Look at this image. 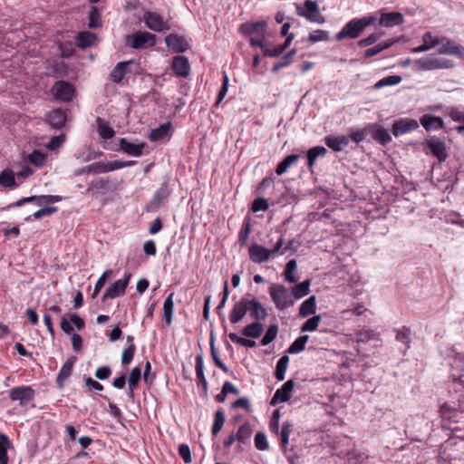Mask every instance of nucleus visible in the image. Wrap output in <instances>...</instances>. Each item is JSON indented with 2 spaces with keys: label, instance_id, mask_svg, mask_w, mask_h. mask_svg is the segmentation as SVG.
<instances>
[{
  "label": "nucleus",
  "instance_id": "nucleus-42",
  "mask_svg": "<svg viewBox=\"0 0 464 464\" xmlns=\"http://www.w3.org/2000/svg\"><path fill=\"white\" fill-rule=\"evenodd\" d=\"M310 288V281L305 280L295 285L291 290V295L295 299H300L308 295Z\"/></svg>",
  "mask_w": 464,
  "mask_h": 464
},
{
  "label": "nucleus",
  "instance_id": "nucleus-7",
  "mask_svg": "<svg viewBox=\"0 0 464 464\" xmlns=\"http://www.w3.org/2000/svg\"><path fill=\"white\" fill-rule=\"evenodd\" d=\"M362 32L363 30L358 21V18H353L345 24V25L336 34L335 38L337 41H343L346 38L355 39L358 38Z\"/></svg>",
  "mask_w": 464,
  "mask_h": 464
},
{
  "label": "nucleus",
  "instance_id": "nucleus-64",
  "mask_svg": "<svg viewBox=\"0 0 464 464\" xmlns=\"http://www.w3.org/2000/svg\"><path fill=\"white\" fill-rule=\"evenodd\" d=\"M100 25V14L97 7L92 6L89 14V26L91 28H97Z\"/></svg>",
  "mask_w": 464,
  "mask_h": 464
},
{
  "label": "nucleus",
  "instance_id": "nucleus-24",
  "mask_svg": "<svg viewBox=\"0 0 464 464\" xmlns=\"http://www.w3.org/2000/svg\"><path fill=\"white\" fill-rule=\"evenodd\" d=\"M248 304L249 309H247V312H249L250 316L256 320V322L263 321L266 318L267 311L260 302L256 299H251Z\"/></svg>",
  "mask_w": 464,
  "mask_h": 464
},
{
  "label": "nucleus",
  "instance_id": "nucleus-20",
  "mask_svg": "<svg viewBox=\"0 0 464 464\" xmlns=\"http://www.w3.org/2000/svg\"><path fill=\"white\" fill-rule=\"evenodd\" d=\"M370 136L381 145H387L392 141L388 130L377 124H371Z\"/></svg>",
  "mask_w": 464,
  "mask_h": 464
},
{
  "label": "nucleus",
  "instance_id": "nucleus-13",
  "mask_svg": "<svg viewBox=\"0 0 464 464\" xmlns=\"http://www.w3.org/2000/svg\"><path fill=\"white\" fill-rule=\"evenodd\" d=\"M62 199H63V198L58 195L32 196V197L24 198L16 201L15 203L10 205L9 208H11V207L18 208V207H22L25 203L34 202V201L37 203V205L41 206L44 204H51V203L60 202Z\"/></svg>",
  "mask_w": 464,
  "mask_h": 464
},
{
  "label": "nucleus",
  "instance_id": "nucleus-63",
  "mask_svg": "<svg viewBox=\"0 0 464 464\" xmlns=\"http://www.w3.org/2000/svg\"><path fill=\"white\" fill-rule=\"evenodd\" d=\"M124 168L122 160L103 161V172H111Z\"/></svg>",
  "mask_w": 464,
  "mask_h": 464
},
{
  "label": "nucleus",
  "instance_id": "nucleus-22",
  "mask_svg": "<svg viewBox=\"0 0 464 464\" xmlns=\"http://www.w3.org/2000/svg\"><path fill=\"white\" fill-rule=\"evenodd\" d=\"M326 146L334 151H342L349 144L348 136H333L329 135L324 138Z\"/></svg>",
  "mask_w": 464,
  "mask_h": 464
},
{
  "label": "nucleus",
  "instance_id": "nucleus-16",
  "mask_svg": "<svg viewBox=\"0 0 464 464\" xmlns=\"http://www.w3.org/2000/svg\"><path fill=\"white\" fill-rule=\"evenodd\" d=\"M427 147L430 149V152L439 160L440 162L444 161L448 153L446 150V145L444 141L440 140L438 138H431L427 140Z\"/></svg>",
  "mask_w": 464,
  "mask_h": 464
},
{
  "label": "nucleus",
  "instance_id": "nucleus-57",
  "mask_svg": "<svg viewBox=\"0 0 464 464\" xmlns=\"http://www.w3.org/2000/svg\"><path fill=\"white\" fill-rule=\"evenodd\" d=\"M382 36V33H372L367 37L362 38L357 42L359 47H366L376 43Z\"/></svg>",
  "mask_w": 464,
  "mask_h": 464
},
{
  "label": "nucleus",
  "instance_id": "nucleus-45",
  "mask_svg": "<svg viewBox=\"0 0 464 464\" xmlns=\"http://www.w3.org/2000/svg\"><path fill=\"white\" fill-rule=\"evenodd\" d=\"M226 420L225 413L222 410H218L215 413L214 422L212 425L211 432L213 436H217L221 430Z\"/></svg>",
  "mask_w": 464,
  "mask_h": 464
},
{
  "label": "nucleus",
  "instance_id": "nucleus-23",
  "mask_svg": "<svg viewBox=\"0 0 464 464\" xmlns=\"http://www.w3.org/2000/svg\"><path fill=\"white\" fill-rule=\"evenodd\" d=\"M420 124L423 128L430 130H436L443 128V121L441 118L430 114H424L420 119Z\"/></svg>",
  "mask_w": 464,
  "mask_h": 464
},
{
  "label": "nucleus",
  "instance_id": "nucleus-49",
  "mask_svg": "<svg viewBox=\"0 0 464 464\" xmlns=\"http://www.w3.org/2000/svg\"><path fill=\"white\" fill-rule=\"evenodd\" d=\"M10 441L5 435H0V464H7L8 457H7V449L9 447Z\"/></svg>",
  "mask_w": 464,
  "mask_h": 464
},
{
  "label": "nucleus",
  "instance_id": "nucleus-62",
  "mask_svg": "<svg viewBox=\"0 0 464 464\" xmlns=\"http://www.w3.org/2000/svg\"><path fill=\"white\" fill-rule=\"evenodd\" d=\"M375 334L370 329H361L355 333L357 342H367L374 337Z\"/></svg>",
  "mask_w": 464,
  "mask_h": 464
},
{
  "label": "nucleus",
  "instance_id": "nucleus-29",
  "mask_svg": "<svg viewBox=\"0 0 464 464\" xmlns=\"http://www.w3.org/2000/svg\"><path fill=\"white\" fill-rule=\"evenodd\" d=\"M174 293H170L163 304V319L167 324H171L174 310Z\"/></svg>",
  "mask_w": 464,
  "mask_h": 464
},
{
  "label": "nucleus",
  "instance_id": "nucleus-55",
  "mask_svg": "<svg viewBox=\"0 0 464 464\" xmlns=\"http://www.w3.org/2000/svg\"><path fill=\"white\" fill-rule=\"evenodd\" d=\"M46 156L43 152L39 150H34L31 154L28 155V160L30 163L36 167H41L45 162Z\"/></svg>",
  "mask_w": 464,
  "mask_h": 464
},
{
  "label": "nucleus",
  "instance_id": "nucleus-37",
  "mask_svg": "<svg viewBox=\"0 0 464 464\" xmlns=\"http://www.w3.org/2000/svg\"><path fill=\"white\" fill-rule=\"evenodd\" d=\"M169 195L170 189L169 188V184L168 182H163L155 192L152 199V204H156L157 206L160 205L169 198Z\"/></svg>",
  "mask_w": 464,
  "mask_h": 464
},
{
  "label": "nucleus",
  "instance_id": "nucleus-21",
  "mask_svg": "<svg viewBox=\"0 0 464 464\" xmlns=\"http://www.w3.org/2000/svg\"><path fill=\"white\" fill-rule=\"evenodd\" d=\"M403 22V15L399 12L382 13L379 24L384 27H392L402 24Z\"/></svg>",
  "mask_w": 464,
  "mask_h": 464
},
{
  "label": "nucleus",
  "instance_id": "nucleus-12",
  "mask_svg": "<svg viewBox=\"0 0 464 464\" xmlns=\"http://www.w3.org/2000/svg\"><path fill=\"white\" fill-rule=\"evenodd\" d=\"M248 254L250 260L255 264L266 263L272 256L270 249L256 243L248 248Z\"/></svg>",
  "mask_w": 464,
  "mask_h": 464
},
{
  "label": "nucleus",
  "instance_id": "nucleus-39",
  "mask_svg": "<svg viewBox=\"0 0 464 464\" xmlns=\"http://www.w3.org/2000/svg\"><path fill=\"white\" fill-rule=\"evenodd\" d=\"M263 331V325L259 322H255L246 325L242 330V334L246 337L258 338L262 334Z\"/></svg>",
  "mask_w": 464,
  "mask_h": 464
},
{
  "label": "nucleus",
  "instance_id": "nucleus-15",
  "mask_svg": "<svg viewBox=\"0 0 464 464\" xmlns=\"http://www.w3.org/2000/svg\"><path fill=\"white\" fill-rule=\"evenodd\" d=\"M249 299L242 298L239 302L236 303L233 306L229 320L233 324L239 323L247 313L249 309Z\"/></svg>",
  "mask_w": 464,
  "mask_h": 464
},
{
  "label": "nucleus",
  "instance_id": "nucleus-5",
  "mask_svg": "<svg viewBox=\"0 0 464 464\" xmlns=\"http://www.w3.org/2000/svg\"><path fill=\"white\" fill-rule=\"evenodd\" d=\"M127 44L134 49H146L156 44V35L147 31H138L127 37Z\"/></svg>",
  "mask_w": 464,
  "mask_h": 464
},
{
  "label": "nucleus",
  "instance_id": "nucleus-27",
  "mask_svg": "<svg viewBox=\"0 0 464 464\" xmlns=\"http://www.w3.org/2000/svg\"><path fill=\"white\" fill-rule=\"evenodd\" d=\"M316 310V298L314 295L310 296L304 300L299 308V315L301 317H307L315 313Z\"/></svg>",
  "mask_w": 464,
  "mask_h": 464
},
{
  "label": "nucleus",
  "instance_id": "nucleus-18",
  "mask_svg": "<svg viewBox=\"0 0 464 464\" xmlns=\"http://www.w3.org/2000/svg\"><path fill=\"white\" fill-rule=\"evenodd\" d=\"M294 385L295 383L293 380L285 382L283 386L275 392L271 400V404L276 405L278 402H285L289 401Z\"/></svg>",
  "mask_w": 464,
  "mask_h": 464
},
{
  "label": "nucleus",
  "instance_id": "nucleus-31",
  "mask_svg": "<svg viewBox=\"0 0 464 464\" xmlns=\"http://www.w3.org/2000/svg\"><path fill=\"white\" fill-rule=\"evenodd\" d=\"M97 131L103 140H110L115 135L113 129L102 118L97 119Z\"/></svg>",
  "mask_w": 464,
  "mask_h": 464
},
{
  "label": "nucleus",
  "instance_id": "nucleus-1",
  "mask_svg": "<svg viewBox=\"0 0 464 464\" xmlns=\"http://www.w3.org/2000/svg\"><path fill=\"white\" fill-rule=\"evenodd\" d=\"M452 67L453 62L451 60L436 56H425L413 62V68L416 71H433Z\"/></svg>",
  "mask_w": 464,
  "mask_h": 464
},
{
  "label": "nucleus",
  "instance_id": "nucleus-59",
  "mask_svg": "<svg viewBox=\"0 0 464 464\" xmlns=\"http://www.w3.org/2000/svg\"><path fill=\"white\" fill-rule=\"evenodd\" d=\"M141 377V369L140 367H134L129 376L128 384L129 388H137L138 382Z\"/></svg>",
  "mask_w": 464,
  "mask_h": 464
},
{
  "label": "nucleus",
  "instance_id": "nucleus-53",
  "mask_svg": "<svg viewBox=\"0 0 464 464\" xmlns=\"http://www.w3.org/2000/svg\"><path fill=\"white\" fill-rule=\"evenodd\" d=\"M277 333H278L277 325L276 324L270 325L261 340V344L266 346V345L269 344L270 343H272L276 338Z\"/></svg>",
  "mask_w": 464,
  "mask_h": 464
},
{
  "label": "nucleus",
  "instance_id": "nucleus-6",
  "mask_svg": "<svg viewBox=\"0 0 464 464\" xmlns=\"http://www.w3.org/2000/svg\"><path fill=\"white\" fill-rule=\"evenodd\" d=\"M131 274L126 273L122 279H119L112 283L105 291L102 296V300L114 299L118 296L124 295Z\"/></svg>",
  "mask_w": 464,
  "mask_h": 464
},
{
  "label": "nucleus",
  "instance_id": "nucleus-34",
  "mask_svg": "<svg viewBox=\"0 0 464 464\" xmlns=\"http://www.w3.org/2000/svg\"><path fill=\"white\" fill-rule=\"evenodd\" d=\"M395 339L397 342L401 343L405 345V350H408L411 347V331L410 328L406 326H402L396 331Z\"/></svg>",
  "mask_w": 464,
  "mask_h": 464
},
{
  "label": "nucleus",
  "instance_id": "nucleus-25",
  "mask_svg": "<svg viewBox=\"0 0 464 464\" xmlns=\"http://www.w3.org/2000/svg\"><path fill=\"white\" fill-rule=\"evenodd\" d=\"M75 361H76L75 357H71L62 366V368L57 375V378H56V382L59 386H62L63 384V382L72 374Z\"/></svg>",
  "mask_w": 464,
  "mask_h": 464
},
{
  "label": "nucleus",
  "instance_id": "nucleus-4",
  "mask_svg": "<svg viewBox=\"0 0 464 464\" xmlns=\"http://www.w3.org/2000/svg\"><path fill=\"white\" fill-rule=\"evenodd\" d=\"M269 295L278 310H285L295 304L291 294L283 285L273 284L269 287Z\"/></svg>",
  "mask_w": 464,
  "mask_h": 464
},
{
  "label": "nucleus",
  "instance_id": "nucleus-46",
  "mask_svg": "<svg viewBox=\"0 0 464 464\" xmlns=\"http://www.w3.org/2000/svg\"><path fill=\"white\" fill-rule=\"evenodd\" d=\"M401 82V77L399 75H390L379 80L375 84V89H381L385 86L397 85Z\"/></svg>",
  "mask_w": 464,
  "mask_h": 464
},
{
  "label": "nucleus",
  "instance_id": "nucleus-47",
  "mask_svg": "<svg viewBox=\"0 0 464 464\" xmlns=\"http://www.w3.org/2000/svg\"><path fill=\"white\" fill-rule=\"evenodd\" d=\"M322 321L320 314L314 315L313 317L306 320L301 326V332H313L315 331Z\"/></svg>",
  "mask_w": 464,
  "mask_h": 464
},
{
  "label": "nucleus",
  "instance_id": "nucleus-11",
  "mask_svg": "<svg viewBox=\"0 0 464 464\" xmlns=\"http://www.w3.org/2000/svg\"><path fill=\"white\" fill-rule=\"evenodd\" d=\"M165 44L169 49L175 53H184L190 48L187 39L178 34H169L165 37Z\"/></svg>",
  "mask_w": 464,
  "mask_h": 464
},
{
  "label": "nucleus",
  "instance_id": "nucleus-10",
  "mask_svg": "<svg viewBox=\"0 0 464 464\" xmlns=\"http://www.w3.org/2000/svg\"><path fill=\"white\" fill-rule=\"evenodd\" d=\"M53 96L63 102H70L73 98V86L64 81L57 82L52 89Z\"/></svg>",
  "mask_w": 464,
  "mask_h": 464
},
{
  "label": "nucleus",
  "instance_id": "nucleus-43",
  "mask_svg": "<svg viewBox=\"0 0 464 464\" xmlns=\"http://www.w3.org/2000/svg\"><path fill=\"white\" fill-rule=\"evenodd\" d=\"M288 363H289V357L287 355H284L278 360V362L276 363V372H275L276 378L278 381H283L285 379V372H286V370L288 367Z\"/></svg>",
  "mask_w": 464,
  "mask_h": 464
},
{
  "label": "nucleus",
  "instance_id": "nucleus-3",
  "mask_svg": "<svg viewBox=\"0 0 464 464\" xmlns=\"http://www.w3.org/2000/svg\"><path fill=\"white\" fill-rule=\"evenodd\" d=\"M296 14L304 17L311 23L315 24H324L325 18L323 14H321L319 10V5L316 1L314 0H305L304 5H295Z\"/></svg>",
  "mask_w": 464,
  "mask_h": 464
},
{
  "label": "nucleus",
  "instance_id": "nucleus-54",
  "mask_svg": "<svg viewBox=\"0 0 464 464\" xmlns=\"http://www.w3.org/2000/svg\"><path fill=\"white\" fill-rule=\"evenodd\" d=\"M291 431H292V424L288 421L284 422L282 425L281 432H280L282 447L285 448L288 445Z\"/></svg>",
  "mask_w": 464,
  "mask_h": 464
},
{
  "label": "nucleus",
  "instance_id": "nucleus-8",
  "mask_svg": "<svg viewBox=\"0 0 464 464\" xmlns=\"http://www.w3.org/2000/svg\"><path fill=\"white\" fill-rule=\"evenodd\" d=\"M419 126V121L414 119L401 118L393 122L392 131L395 137H400L417 130Z\"/></svg>",
  "mask_w": 464,
  "mask_h": 464
},
{
  "label": "nucleus",
  "instance_id": "nucleus-38",
  "mask_svg": "<svg viewBox=\"0 0 464 464\" xmlns=\"http://www.w3.org/2000/svg\"><path fill=\"white\" fill-rule=\"evenodd\" d=\"M236 438L237 439V441L242 444H246L249 442V440L252 435V429L248 422H246L239 426L237 433Z\"/></svg>",
  "mask_w": 464,
  "mask_h": 464
},
{
  "label": "nucleus",
  "instance_id": "nucleus-52",
  "mask_svg": "<svg viewBox=\"0 0 464 464\" xmlns=\"http://www.w3.org/2000/svg\"><path fill=\"white\" fill-rule=\"evenodd\" d=\"M329 40V33L324 30L317 29L313 31L308 38L307 41L311 44H315L317 42H323V41H328Z\"/></svg>",
  "mask_w": 464,
  "mask_h": 464
},
{
  "label": "nucleus",
  "instance_id": "nucleus-35",
  "mask_svg": "<svg viewBox=\"0 0 464 464\" xmlns=\"http://www.w3.org/2000/svg\"><path fill=\"white\" fill-rule=\"evenodd\" d=\"M48 121L53 127L60 129L66 121V115L61 110H54L49 114Z\"/></svg>",
  "mask_w": 464,
  "mask_h": 464
},
{
  "label": "nucleus",
  "instance_id": "nucleus-56",
  "mask_svg": "<svg viewBox=\"0 0 464 464\" xmlns=\"http://www.w3.org/2000/svg\"><path fill=\"white\" fill-rule=\"evenodd\" d=\"M251 231V226L249 220H245L243 226L238 233V242L241 246H244L249 237Z\"/></svg>",
  "mask_w": 464,
  "mask_h": 464
},
{
  "label": "nucleus",
  "instance_id": "nucleus-50",
  "mask_svg": "<svg viewBox=\"0 0 464 464\" xmlns=\"http://www.w3.org/2000/svg\"><path fill=\"white\" fill-rule=\"evenodd\" d=\"M0 185L5 188H14L15 186L14 174L13 171L5 169L0 174Z\"/></svg>",
  "mask_w": 464,
  "mask_h": 464
},
{
  "label": "nucleus",
  "instance_id": "nucleus-14",
  "mask_svg": "<svg viewBox=\"0 0 464 464\" xmlns=\"http://www.w3.org/2000/svg\"><path fill=\"white\" fill-rule=\"evenodd\" d=\"M120 150L124 153L132 156L140 157L143 153V150L146 146L145 142H131L126 138H121L119 140Z\"/></svg>",
  "mask_w": 464,
  "mask_h": 464
},
{
  "label": "nucleus",
  "instance_id": "nucleus-26",
  "mask_svg": "<svg viewBox=\"0 0 464 464\" xmlns=\"http://www.w3.org/2000/svg\"><path fill=\"white\" fill-rule=\"evenodd\" d=\"M130 62L119 63L116 67L111 71L110 77L112 82L119 83L129 72L128 66Z\"/></svg>",
  "mask_w": 464,
  "mask_h": 464
},
{
  "label": "nucleus",
  "instance_id": "nucleus-28",
  "mask_svg": "<svg viewBox=\"0 0 464 464\" xmlns=\"http://www.w3.org/2000/svg\"><path fill=\"white\" fill-rule=\"evenodd\" d=\"M293 39H294V34H291L285 39L284 44H279L272 49H270L266 46V49L264 50V54L266 56H270V57H276V56L281 55L285 51V49L290 45Z\"/></svg>",
  "mask_w": 464,
  "mask_h": 464
},
{
  "label": "nucleus",
  "instance_id": "nucleus-41",
  "mask_svg": "<svg viewBox=\"0 0 464 464\" xmlns=\"http://www.w3.org/2000/svg\"><path fill=\"white\" fill-rule=\"evenodd\" d=\"M96 39L97 37L93 33L82 32L77 36V45L84 49L93 44Z\"/></svg>",
  "mask_w": 464,
  "mask_h": 464
},
{
  "label": "nucleus",
  "instance_id": "nucleus-9",
  "mask_svg": "<svg viewBox=\"0 0 464 464\" xmlns=\"http://www.w3.org/2000/svg\"><path fill=\"white\" fill-rule=\"evenodd\" d=\"M9 397L12 401H18L20 405L25 406L34 398V391L30 386H18L10 391Z\"/></svg>",
  "mask_w": 464,
  "mask_h": 464
},
{
  "label": "nucleus",
  "instance_id": "nucleus-51",
  "mask_svg": "<svg viewBox=\"0 0 464 464\" xmlns=\"http://www.w3.org/2000/svg\"><path fill=\"white\" fill-rule=\"evenodd\" d=\"M371 124L366 125L362 130H353L350 133L349 140L352 139L353 141L359 143L365 140L370 135Z\"/></svg>",
  "mask_w": 464,
  "mask_h": 464
},
{
  "label": "nucleus",
  "instance_id": "nucleus-44",
  "mask_svg": "<svg viewBox=\"0 0 464 464\" xmlns=\"http://www.w3.org/2000/svg\"><path fill=\"white\" fill-rule=\"evenodd\" d=\"M309 340L308 335H302L298 337L287 349V353L295 354L303 352L305 348V344Z\"/></svg>",
  "mask_w": 464,
  "mask_h": 464
},
{
  "label": "nucleus",
  "instance_id": "nucleus-36",
  "mask_svg": "<svg viewBox=\"0 0 464 464\" xmlns=\"http://www.w3.org/2000/svg\"><path fill=\"white\" fill-rule=\"evenodd\" d=\"M298 159L299 155L297 154H291L286 156L281 162L278 163L276 169V174L280 176L285 173L292 165L296 163Z\"/></svg>",
  "mask_w": 464,
  "mask_h": 464
},
{
  "label": "nucleus",
  "instance_id": "nucleus-30",
  "mask_svg": "<svg viewBox=\"0 0 464 464\" xmlns=\"http://www.w3.org/2000/svg\"><path fill=\"white\" fill-rule=\"evenodd\" d=\"M395 43H397V40H395V39H389V40H387V41H385L383 43L378 44L375 46L368 48L367 50H365V52L363 53V56H364V58L372 57V56L380 53L381 52L390 48Z\"/></svg>",
  "mask_w": 464,
  "mask_h": 464
},
{
  "label": "nucleus",
  "instance_id": "nucleus-19",
  "mask_svg": "<svg viewBox=\"0 0 464 464\" xmlns=\"http://www.w3.org/2000/svg\"><path fill=\"white\" fill-rule=\"evenodd\" d=\"M171 68L180 77H187L190 72L188 59L183 55L175 56L172 60Z\"/></svg>",
  "mask_w": 464,
  "mask_h": 464
},
{
  "label": "nucleus",
  "instance_id": "nucleus-33",
  "mask_svg": "<svg viewBox=\"0 0 464 464\" xmlns=\"http://www.w3.org/2000/svg\"><path fill=\"white\" fill-rule=\"evenodd\" d=\"M103 172V161L94 162L88 166L82 167L75 170V176H81L84 174H101Z\"/></svg>",
  "mask_w": 464,
  "mask_h": 464
},
{
  "label": "nucleus",
  "instance_id": "nucleus-48",
  "mask_svg": "<svg viewBox=\"0 0 464 464\" xmlns=\"http://www.w3.org/2000/svg\"><path fill=\"white\" fill-rule=\"evenodd\" d=\"M169 127H170L169 123H165V124L160 125L159 128L152 130L150 134V139L151 140L156 141V140H160L165 138L168 135Z\"/></svg>",
  "mask_w": 464,
  "mask_h": 464
},
{
  "label": "nucleus",
  "instance_id": "nucleus-2",
  "mask_svg": "<svg viewBox=\"0 0 464 464\" xmlns=\"http://www.w3.org/2000/svg\"><path fill=\"white\" fill-rule=\"evenodd\" d=\"M142 21L148 29L156 33H163L172 29V24L157 11H145Z\"/></svg>",
  "mask_w": 464,
  "mask_h": 464
},
{
  "label": "nucleus",
  "instance_id": "nucleus-60",
  "mask_svg": "<svg viewBox=\"0 0 464 464\" xmlns=\"http://www.w3.org/2000/svg\"><path fill=\"white\" fill-rule=\"evenodd\" d=\"M135 351V344L129 345L127 348L123 350L121 355V363L123 365H128L129 363H130L134 357Z\"/></svg>",
  "mask_w": 464,
  "mask_h": 464
},
{
  "label": "nucleus",
  "instance_id": "nucleus-58",
  "mask_svg": "<svg viewBox=\"0 0 464 464\" xmlns=\"http://www.w3.org/2000/svg\"><path fill=\"white\" fill-rule=\"evenodd\" d=\"M228 337H229V339L233 343H238V344H240V345H242L244 347H254V346H256V342L255 341L240 337V336H238L235 333H230L228 334Z\"/></svg>",
  "mask_w": 464,
  "mask_h": 464
},
{
  "label": "nucleus",
  "instance_id": "nucleus-40",
  "mask_svg": "<svg viewBox=\"0 0 464 464\" xmlns=\"http://www.w3.org/2000/svg\"><path fill=\"white\" fill-rule=\"evenodd\" d=\"M456 43L448 37H440L438 46V53L440 54H451L456 46Z\"/></svg>",
  "mask_w": 464,
  "mask_h": 464
},
{
  "label": "nucleus",
  "instance_id": "nucleus-17",
  "mask_svg": "<svg viewBox=\"0 0 464 464\" xmlns=\"http://www.w3.org/2000/svg\"><path fill=\"white\" fill-rule=\"evenodd\" d=\"M266 29V23L265 21L245 23L240 26L241 32L249 36H265Z\"/></svg>",
  "mask_w": 464,
  "mask_h": 464
},
{
  "label": "nucleus",
  "instance_id": "nucleus-61",
  "mask_svg": "<svg viewBox=\"0 0 464 464\" xmlns=\"http://www.w3.org/2000/svg\"><path fill=\"white\" fill-rule=\"evenodd\" d=\"M255 446L259 450H266L268 449V441L265 433L257 432L256 434Z\"/></svg>",
  "mask_w": 464,
  "mask_h": 464
},
{
  "label": "nucleus",
  "instance_id": "nucleus-32",
  "mask_svg": "<svg viewBox=\"0 0 464 464\" xmlns=\"http://www.w3.org/2000/svg\"><path fill=\"white\" fill-rule=\"evenodd\" d=\"M327 153V150L323 146H315L308 150L307 151V164L309 169H312L320 157H324Z\"/></svg>",
  "mask_w": 464,
  "mask_h": 464
}]
</instances>
